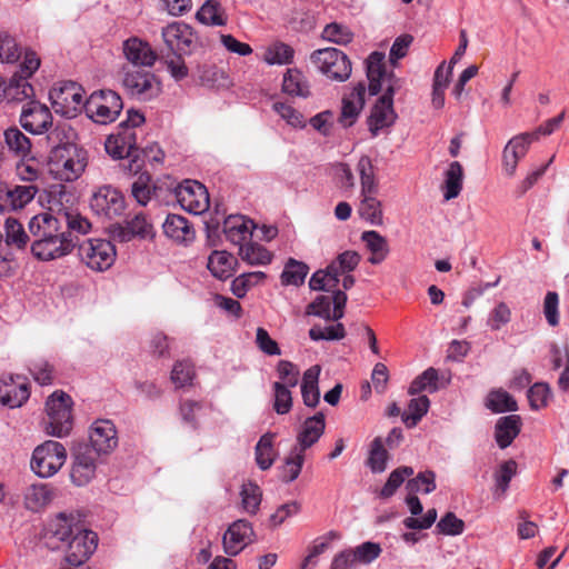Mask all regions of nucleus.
Returning a JSON list of instances; mask_svg holds the SVG:
<instances>
[{"label":"nucleus","mask_w":569,"mask_h":569,"mask_svg":"<svg viewBox=\"0 0 569 569\" xmlns=\"http://www.w3.org/2000/svg\"><path fill=\"white\" fill-rule=\"evenodd\" d=\"M345 336H346V329L342 323H336V325L327 326V327L313 326L309 330V337L313 341L341 340L345 338Z\"/></svg>","instance_id":"obj_57"},{"label":"nucleus","mask_w":569,"mask_h":569,"mask_svg":"<svg viewBox=\"0 0 569 569\" xmlns=\"http://www.w3.org/2000/svg\"><path fill=\"white\" fill-rule=\"evenodd\" d=\"M365 96L366 86L363 82H359L342 98L341 113L338 121L343 128H349L357 121L365 107Z\"/></svg>","instance_id":"obj_23"},{"label":"nucleus","mask_w":569,"mask_h":569,"mask_svg":"<svg viewBox=\"0 0 569 569\" xmlns=\"http://www.w3.org/2000/svg\"><path fill=\"white\" fill-rule=\"evenodd\" d=\"M152 226L148 222L142 213L136 214L132 219L127 221L126 233L123 240H129L130 237L139 236L147 237L151 233Z\"/></svg>","instance_id":"obj_64"},{"label":"nucleus","mask_w":569,"mask_h":569,"mask_svg":"<svg viewBox=\"0 0 569 569\" xmlns=\"http://www.w3.org/2000/svg\"><path fill=\"white\" fill-rule=\"evenodd\" d=\"M438 371L430 367L416 377L409 387L410 395H419L422 391L436 392L438 390Z\"/></svg>","instance_id":"obj_45"},{"label":"nucleus","mask_w":569,"mask_h":569,"mask_svg":"<svg viewBox=\"0 0 569 569\" xmlns=\"http://www.w3.org/2000/svg\"><path fill=\"white\" fill-rule=\"evenodd\" d=\"M122 50L126 59L133 66L152 67L157 59L150 44L136 37L127 39Z\"/></svg>","instance_id":"obj_24"},{"label":"nucleus","mask_w":569,"mask_h":569,"mask_svg":"<svg viewBox=\"0 0 569 569\" xmlns=\"http://www.w3.org/2000/svg\"><path fill=\"white\" fill-rule=\"evenodd\" d=\"M412 467L402 466L395 469L380 491V497L390 498L397 489L405 482L406 478L413 476Z\"/></svg>","instance_id":"obj_52"},{"label":"nucleus","mask_w":569,"mask_h":569,"mask_svg":"<svg viewBox=\"0 0 569 569\" xmlns=\"http://www.w3.org/2000/svg\"><path fill=\"white\" fill-rule=\"evenodd\" d=\"M321 368L319 365L308 368L302 377L301 396L303 403L309 408H316L320 402V391L318 387Z\"/></svg>","instance_id":"obj_28"},{"label":"nucleus","mask_w":569,"mask_h":569,"mask_svg":"<svg viewBox=\"0 0 569 569\" xmlns=\"http://www.w3.org/2000/svg\"><path fill=\"white\" fill-rule=\"evenodd\" d=\"M322 37L330 42L343 46L351 42L353 34L348 27L332 22L326 26Z\"/></svg>","instance_id":"obj_60"},{"label":"nucleus","mask_w":569,"mask_h":569,"mask_svg":"<svg viewBox=\"0 0 569 569\" xmlns=\"http://www.w3.org/2000/svg\"><path fill=\"white\" fill-rule=\"evenodd\" d=\"M6 242L22 249L29 241V236L24 231L23 226L14 218H8L4 223Z\"/></svg>","instance_id":"obj_50"},{"label":"nucleus","mask_w":569,"mask_h":569,"mask_svg":"<svg viewBox=\"0 0 569 569\" xmlns=\"http://www.w3.org/2000/svg\"><path fill=\"white\" fill-rule=\"evenodd\" d=\"M311 62L328 79L343 82L351 74V62L346 53L336 48H325L312 52Z\"/></svg>","instance_id":"obj_8"},{"label":"nucleus","mask_w":569,"mask_h":569,"mask_svg":"<svg viewBox=\"0 0 569 569\" xmlns=\"http://www.w3.org/2000/svg\"><path fill=\"white\" fill-rule=\"evenodd\" d=\"M430 401L427 396H420L410 400L407 411L402 415V421L412 428L428 412Z\"/></svg>","instance_id":"obj_46"},{"label":"nucleus","mask_w":569,"mask_h":569,"mask_svg":"<svg viewBox=\"0 0 569 569\" xmlns=\"http://www.w3.org/2000/svg\"><path fill=\"white\" fill-rule=\"evenodd\" d=\"M177 201L186 211L200 214L208 210L210 200L206 187L196 180H184L174 189Z\"/></svg>","instance_id":"obj_12"},{"label":"nucleus","mask_w":569,"mask_h":569,"mask_svg":"<svg viewBox=\"0 0 569 569\" xmlns=\"http://www.w3.org/2000/svg\"><path fill=\"white\" fill-rule=\"evenodd\" d=\"M367 77L369 80V92L371 96L378 94L383 86L387 88L393 86L392 74H388L385 66V53L375 51L367 59Z\"/></svg>","instance_id":"obj_22"},{"label":"nucleus","mask_w":569,"mask_h":569,"mask_svg":"<svg viewBox=\"0 0 569 569\" xmlns=\"http://www.w3.org/2000/svg\"><path fill=\"white\" fill-rule=\"evenodd\" d=\"M131 193L139 204L147 206L153 193L150 186V176L140 174L131 186Z\"/></svg>","instance_id":"obj_63"},{"label":"nucleus","mask_w":569,"mask_h":569,"mask_svg":"<svg viewBox=\"0 0 569 569\" xmlns=\"http://www.w3.org/2000/svg\"><path fill=\"white\" fill-rule=\"evenodd\" d=\"M350 552L352 561L357 565H369L373 562L382 552L379 543L366 541L356 548L347 549Z\"/></svg>","instance_id":"obj_47"},{"label":"nucleus","mask_w":569,"mask_h":569,"mask_svg":"<svg viewBox=\"0 0 569 569\" xmlns=\"http://www.w3.org/2000/svg\"><path fill=\"white\" fill-rule=\"evenodd\" d=\"M48 533L50 548L58 549L60 548L58 542H61L66 547V561L74 567L84 563L98 546L96 532L82 529L64 513H60L51 520Z\"/></svg>","instance_id":"obj_2"},{"label":"nucleus","mask_w":569,"mask_h":569,"mask_svg":"<svg viewBox=\"0 0 569 569\" xmlns=\"http://www.w3.org/2000/svg\"><path fill=\"white\" fill-rule=\"evenodd\" d=\"M90 208L99 217L113 219L124 211V198L112 186L99 187L90 198Z\"/></svg>","instance_id":"obj_11"},{"label":"nucleus","mask_w":569,"mask_h":569,"mask_svg":"<svg viewBox=\"0 0 569 569\" xmlns=\"http://www.w3.org/2000/svg\"><path fill=\"white\" fill-rule=\"evenodd\" d=\"M241 501L243 509L253 515L258 511L261 502V490L252 482L244 483L241 488Z\"/></svg>","instance_id":"obj_59"},{"label":"nucleus","mask_w":569,"mask_h":569,"mask_svg":"<svg viewBox=\"0 0 569 569\" xmlns=\"http://www.w3.org/2000/svg\"><path fill=\"white\" fill-rule=\"evenodd\" d=\"M325 429L326 417L322 412H317L315 416L308 417L297 435L298 447L296 448L305 452L308 448L318 442L325 433Z\"/></svg>","instance_id":"obj_25"},{"label":"nucleus","mask_w":569,"mask_h":569,"mask_svg":"<svg viewBox=\"0 0 569 569\" xmlns=\"http://www.w3.org/2000/svg\"><path fill=\"white\" fill-rule=\"evenodd\" d=\"M20 123L27 131L41 134L51 127L52 114L46 104L31 100L21 110Z\"/></svg>","instance_id":"obj_18"},{"label":"nucleus","mask_w":569,"mask_h":569,"mask_svg":"<svg viewBox=\"0 0 569 569\" xmlns=\"http://www.w3.org/2000/svg\"><path fill=\"white\" fill-rule=\"evenodd\" d=\"M93 452L108 455L118 446V437L114 425L110 420L100 419L92 423L89 435Z\"/></svg>","instance_id":"obj_19"},{"label":"nucleus","mask_w":569,"mask_h":569,"mask_svg":"<svg viewBox=\"0 0 569 569\" xmlns=\"http://www.w3.org/2000/svg\"><path fill=\"white\" fill-rule=\"evenodd\" d=\"M39 189L33 186L0 187V212L17 211L30 203Z\"/></svg>","instance_id":"obj_20"},{"label":"nucleus","mask_w":569,"mask_h":569,"mask_svg":"<svg viewBox=\"0 0 569 569\" xmlns=\"http://www.w3.org/2000/svg\"><path fill=\"white\" fill-rule=\"evenodd\" d=\"M98 456L88 445L78 446L70 472L71 481L76 486H86L94 478Z\"/></svg>","instance_id":"obj_15"},{"label":"nucleus","mask_w":569,"mask_h":569,"mask_svg":"<svg viewBox=\"0 0 569 569\" xmlns=\"http://www.w3.org/2000/svg\"><path fill=\"white\" fill-rule=\"evenodd\" d=\"M34 96L33 87L28 79L13 74L7 86L3 84V98L8 101H23Z\"/></svg>","instance_id":"obj_36"},{"label":"nucleus","mask_w":569,"mask_h":569,"mask_svg":"<svg viewBox=\"0 0 569 569\" xmlns=\"http://www.w3.org/2000/svg\"><path fill=\"white\" fill-rule=\"evenodd\" d=\"M360 259V254L356 251H343L329 264L330 272L339 279L340 276L353 271L358 267Z\"/></svg>","instance_id":"obj_44"},{"label":"nucleus","mask_w":569,"mask_h":569,"mask_svg":"<svg viewBox=\"0 0 569 569\" xmlns=\"http://www.w3.org/2000/svg\"><path fill=\"white\" fill-rule=\"evenodd\" d=\"M463 169L460 162L453 161L449 164L445 174V193L446 200L457 198L462 189Z\"/></svg>","instance_id":"obj_38"},{"label":"nucleus","mask_w":569,"mask_h":569,"mask_svg":"<svg viewBox=\"0 0 569 569\" xmlns=\"http://www.w3.org/2000/svg\"><path fill=\"white\" fill-rule=\"evenodd\" d=\"M273 389V410L278 415H286L292 408V393L290 388L286 385H282L279 381H276L272 385Z\"/></svg>","instance_id":"obj_55"},{"label":"nucleus","mask_w":569,"mask_h":569,"mask_svg":"<svg viewBox=\"0 0 569 569\" xmlns=\"http://www.w3.org/2000/svg\"><path fill=\"white\" fill-rule=\"evenodd\" d=\"M80 261L96 272L111 268L116 261V248L107 239L89 238L78 244Z\"/></svg>","instance_id":"obj_6"},{"label":"nucleus","mask_w":569,"mask_h":569,"mask_svg":"<svg viewBox=\"0 0 569 569\" xmlns=\"http://www.w3.org/2000/svg\"><path fill=\"white\" fill-rule=\"evenodd\" d=\"M273 438L272 433H264L256 445V461L261 470L269 469L274 461Z\"/></svg>","instance_id":"obj_42"},{"label":"nucleus","mask_w":569,"mask_h":569,"mask_svg":"<svg viewBox=\"0 0 569 569\" xmlns=\"http://www.w3.org/2000/svg\"><path fill=\"white\" fill-rule=\"evenodd\" d=\"M21 54L16 39L7 32H0V63H16Z\"/></svg>","instance_id":"obj_53"},{"label":"nucleus","mask_w":569,"mask_h":569,"mask_svg":"<svg viewBox=\"0 0 569 569\" xmlns=\"http://www.w3.org/2000/svg\"><path fill=\"white\" fill-rule=\"evenodd\" d=\"M361 239L371 253L368 258L371 264H379L387 258L389 253L388 242L380 233L373 230L365 231Z\"/></svg>","instance_id":"obj_34"},{"label":"nucleus","mask_w":569,"mask_h":569,"mask_svg":"<svg viewBox=\"0 0 569 569\" xmlns=\"http://www.w3.org/2000/svg\"><path fill=\"white\" fill-rule=\"evenodd\" d=\"M122 84L128 94L141 101L152 100L161 92V82L148 70H124Z\"/></svg>","instance_id":"obj_9"},{"label":"nucleus","mask_w":569,"mask_h":569,"mask_svg":"<svg viewBox=\"0 0 569 569\" xmlns=\"http://www.w3.org/2000/svg\"><path fill=\"white\" fill-rule=\"evenodd\" d=\"M49 97L56 112L67 118L74 117L82 107L84 108L83 89L73 81H67L54 87Z\"/></svg>","instance_id":"obj_10"},{"label":"nucleus","mask_w":569,"mask_h":569,"mask_svg":"<svg viewBox=\"0 0 569 569\" xmlns=\"http://www.w3.org/2000/svg\"><path fill=\"white\" fill-rule=\"evenodd\" d=\"M66 460L64 446L54 440H47L34 448L30 467L38 477L50 478L62 468Z\"/></svg>","instance_id":"obj_5"},{"label":"nucleus","mask_w":569,"mask_h":569,"mask_svg":"<svg viewBox=\"0 0 569 569\" xmlns=\"http://www.w3.org/2000/svg\"><path fill=\"white\" fill-rule=\"evenodd\" d=\"M273 110L292 128L302 129L306 127V120L302 113L292 106L284 102H274Z\"/></svg>","instance_id":"obj_61"},{"label":"nucleus","mask_w":569,"mask_h":569,"mask_svg":"<svg viewBox=\"0 0 569 569\" xmlns=\"http://www.w3.org/2000/svg\"><path fill=\"white\" fill-rule=\"evenodd\" d=\"M253 228V221L241 214H231L223 221L226 238L239 247L251 238Z\"/></svg>","instance_id":"obj_26"},{"label":"nucleus","mask_w":569,"mask_h":569,"mask_svg":"<svg viewBox=\"0 0 569 569\" xmlns=\"http://www.w3.org/2000/svg\"><path fill=\"white\" fill-rule=\"evenodd\" d=\"M48 171L59 181L72 182L81 177L88 166V152L74 143L53 147L48 157Z\"/></svg>","instance_id":"obj_3"},{"label":"nucleus","mask_w":569,"mask_h":569,"mask_svg":"<svg viewBox=\"0 0 569 569\" xmlns=\"http://www.w3.org/2000/svg\"><path fill=\"white\" fill-rule=\"evenodd\" d=\"M106 151L114 159L132 158L129 169L137 172L139 164L137 163V136L136 131L129 128H122L117 134L108 137L104 143Z\"/></svg>","instance_id":"obj_13"},{"label":"nucleus","mask_w":569,"mask_h":569,"mask_svg":"<svg viewBox=\"0 0 569 569\" xmlns=\"http://www.w3.org/2000/svg\"><path fill=\"white\" fill-rule=\"evenodd\" d=\"M30 397L29 385L21 376L0 377V403L11 409L21 407Z\"/></svg>","instance_id":"obj_17"},{"label":"nucleus","mask_w":569,"mask_h":569,"mask_svg":"<svg viewBox=\"0 0 569 569\" xmlns=\"http://www.w3.org/2000/svg\"><path fill=\"white\" fill-rule=\"evenodd\" d=\"M309 268L306 263L290 258L281 273V283L283 286H300L305 282Z\"/></svg>","instance_id":"obj_41"},{"label":"nucleus","mask_w":569,"mask_h":569,"mask_svg":"<svg viewBox=\"0 0 569 569\" xmlns=\"http://www.w3.org/2000/svg\"><path fill=\"white\" fill-rule=\"evenodd\" d=\"M162 228L164 234L178 243H189L194 239L193 228L182 216L168 214Z\"/></svg>","instance_id":"obj_27"},{"label":"nucleus","mask_w":569,"mask_h":569,"mask_svg":"<svg viewBox=\"0 0 569 569\" xmlns=\"http://www.w3.org/2000/svg\"><path fill=\"white\" fill-rule=\"evenodd\" d=\"M406 489L409 493H430L436 489V473L431 470L419 472L415 478L409 479Z\"/></svg>","instance_id":"obj_54"},{"label":"nucleus","mask_w":569,"mask_h":569,"mask_svg":"<svg viewBox=\"0 0 569 569\" xmlns=\"http://www.w3.org/2000/svg\"><path fill=\"white\" fill-rule=\"evenodd\" d=\"M303 461L305 452L293 448L284 460V466L281 470L282 481L287 483L295 481L301 472Z\"/></svg>","instance_id":"obj_48"},{"label":"nucleus","mask_w":569,"mask_h":569,"mask_svg":"<svg viewBox=\"0 0 569 569\" xmlns=\"http://www.w3.org/2000/svg\"><path fill=\"white\" fill-rule=\"evenodd\" d=\"M356 172L360 179L361 193H377L379 189L376 167L369 156H361L356 164Z\"/></svg>","instance_id":"obj_32"},{"label":"nucleus","mask_w":569,"mask_h":569,"mask_svg":"<svg viewBox=\"0 0 569 569\" xmlns=\"http://www.w3.org/2000/svg\"><path fill=\"white\" fill-rule=\"evenodd\" d=\"M521 419L517 415L501 417L495 428V438L501 449L509 447L519 435Z\"/></svg>","instance_id":"obj_29"},{"label":"nucleus","mask_w":569,"mask_h":569,"mask_svg":"<svg viewBox=\"0 0 569 569\" xmlns=\"http://www.w3.org/2000/svg\"><path fill=\"white\" fill-rule=\"evenodd\" d=\"M517 472V463L513 460H507L499 466L495 472L496 495L503 496L509 488L511 479Z\"/></svg>","instance_id":"obj_51"},{"label":"nucleus","mask_w":569,"mask_h":569,"mask_svg":"<svg viewBox=\"0 0 569 569\" xmlns=\"http://www.w3.org/2000/svg\"><path fill=\"white\" fill-rule=\"evenodd\" d=\"M253 529L249 521L237 520L229 526L222 537L223 550L229 556H237L251 542Z\"/></svg>","instance_id":"obj_21"},{"label":"nucleus","mask_w":569,"mask_h":569,"mask_svg":"<svg viewBox=\"0 0 569 569\" xmlns=\"http://www.w3.org/2000/svg\"><path fill=\"white\" fill-rule=\"evenodd\" d=\"M28 229L33 237L32 254L41 261H51L70 254L77 244L72 233H88L91 223L76 211L59 209L52 212L50 209L33 216Z\"/></svg>","instance_id":"obj_1"},{"label":"nucleus","mask_w":569,"mask_h":569,"mask_svg":"<svg viewBox=\"0 0 569 569\" xmlns=\"http://www.w3.org/2000/svg\"><path fill=\"white\" fill-rule=\"evenodd\" d=\"M4 141L9 150L17 156L26 157L31 149L29 138L18 128H8L4 131Z\"/></svg>","instance_id":"obj_43"},{"label":"nucleus","mask_w":569,"mask_h":569,"mask_svg":"<svg viewBox=\"0 0 569 569\" xmlns=\"http://www.w3.org/2000/svg\"><path fill=\"white\" fill-rule=\"evenodd\" d=\"M282 90L292 97L307 98L310 94V86L306 76L297 68L288 69L283 74Z\"/></svg>","instance_id":"obj_33"},{"label":"nucleus","mask_w":569,"mask_h":569,"mask_svg":"<svg viewBox=\"0 0 569 569\" xmlns=\"http://www.w3.org/2000/svg\"><path fill=\"white\" fill-rule=\"evenodd\" d=\"M295 57V50L287 43L274 42L270 44L263 54V61L270 66L289 64Z\"/></svg>","instance_id":"obj_40"},{"label":"nucleus","mask_w":569,"mask_h":569,"mask_svg":"<svg viewBox=\"0 0 569 569\" xmlns=\"http://www.w3.org/2000/svg\"><path fill=\"white\" fill-rule=\"evenodd\" d=\"M52 500V492L48 485L37 483L31 485L24 492L26 508L31 511H39L50 503Z\"/></svg>","instance_id":"obj_37"},{"label":"nucleus","mask_w":569,"mask_h":569,"mask_svg":"<svg viewBox=\"0 0 569 569\" xmlns=\"http://www.w3.org/2000/svg\"><path fill=\"white\" fill-rule=\"evenodd\" d=\"M236 258L227 251H213L209 258L207 267L213 277L224 280L232 276Z\"/></svg>","instance_id":"obj_30"},{"label":"nucleus","mask_w":569,"mask_h":569,"mask_svg":"<svg viewBox=\"0 0 569 569\" xmlns=\"http://www.w3.org/2000/svg\"><path fill=\"white\" fill-rule=\"evenodd\" d=\"M239 256L249 264H268L272 260V254L261 244L246 242L239 247Z\"/></svg>","instance_id":"obj_39"},{"label":"nucleus","mask_w":569,"mask_h":569,"mask_svg":"<svg viewBox=\"0 0 569 569\" xmlns=\"http://www.w3.org/2000/svg\"><path fill=\"white\" fill-rule=\"evenodd\" d=\"M393 94L395 88L389 86L371 110L368 126L373 137H377L383 128L391 126L396 120L397 116L392 107Z\"/></svg>","instance_id":"obj_16"},{"label":"nucleus","mask_w":569,"mask_h":569,"mask_svg":"<svg viewBox=\"0 0 569 569\" xmlns=\"http://www.w3.org/2000/svg\"><path fill=\"white\" fill-rule=\"evenodd\" d=\"M197 20L206 26H226L228 16L222 6L216 0H207L197 11Z\"/></svg>","instance_id":"obj_35"},{"label":"nucleus","mask_w":569,"mask_h":569,"mask_svg":"<svg viewBox=\"0 0 569 569\" xmlns=\"http://www.w3.org/2000/svg\"><path fill=\"white\" fill-rule=\"evenodd\" d=\"M72 399L63 391L53 392L46 402L47 418L43 419V429L48 436L56 438L67 437L73 426Z\"/></svg>","instance_id":"obj_4"},{"label":"nucleus","mask_w":569,"mask_h":569,"mask_svg":"<svg viewBox=\"0 0 569 569\" xmlns=\"http://www.w3.org/2000/svg\"><path fill=\"white\" fill-rule=\"evenodd\" d=\"M388 452L383 448L380 438H376L371 443V449L368 457V466L372 472H382L387 467Z\"/></svg>","instance_id":"obj_58"},{"label":"nucleus","mask_w":569,"mask_h":569,"mask_svg":"<svg viewBox=\"0 0 569 569\" xmlns=\"http://www.w3.org/2000/svg\"><path fill=\"white\" fill-rule=\"evenodd\" d=\"M339 279L330 272V267L328 266L325 270H318L311 276L309 287L312 290L329 291L336 288Z\"/></svg>","instance_id":"obj_62"},{"label":"nucleus","mask_w":569,"mask_h":569,"mask_svg":"<svg viewBox=\"0 0 569 569\" xmlns=\"http://www.w3.org/2000/svg\"><path fill=\"white\" fill-rule=\"evenodd\" d=\"M266 274L261 271L242 273L231 283V291L238 298H243L247 291L257 284L260 280L264 279Z\"/></svg>","instance_id":"obj_56"},{"label":"nucleus","mask_w":569,"mask_h":569,"mask_svg":"<svg viewBox=\"0 0 569 569\" xmlns=\"http://www.w3.org/2000/svg\"><path fill=\"white\" fill-rule=\"evenodd\" d=\"M122 109L121 97L112 90L94 91L84 102L87 116L100 124L116 121Z\"/></svg>","instance_id":"obj_7"},{"label":"nucleus","mask_w":569,"mask_h":569,"mask_svg":"<svg viewBox=\"0 0 569 569\" xmlns=\"http://www.w3.org/2000/svg\"><path fill=\"white\" fill-rule=\"evenodd\" d=\"M377 193H361L358 213L360 218L372 226H381L383 223V212L381 201L377 199Z\"/></svg>","instance_id":"obj_31"},{"label":"nucleus","mask_w":569,"mask_h":569,"mask_svg":"<svg viewBox=\"0 0 569 569\" xmlns=\"http://www.w3.org/2000/svg\"><path fill=\"white\" fill-rule=\"evenodd\" d=\"M162 39L171 51L183 54L191 53L198 44L196 32L184 22H172L164 27Z\"/></svg>","instance_id":"obj_14"},{"label":"nucleus","mask_w":569,"mask_h":569,"mask_svg":"<svg viewBox=\"0 0 569 569\" xmlns=\"http://www.w3.org/2000/svg\"><path fill=\"white\" fill-rule=\"evenodd\" d=\"M486 406L492 412H506L517 410L516 400L507 391L503 390L491 391L487 397Z\"/></svg>","instance_id":"obj_49"}]
</instances>
